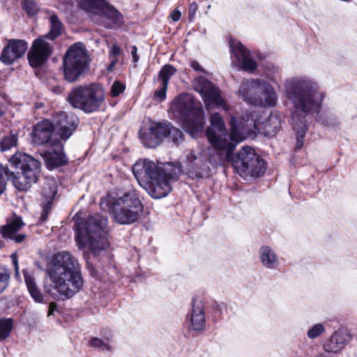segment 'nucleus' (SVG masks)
<instances>
[{
    "label": "nucleus",
    "instance_id": "f257e3e1",
    "mask_svg": "<svg viewBox=\"0 0 357 357\" xmlns=\"http://www.w3.org/2000/svg\"><path fill=\"white\" fill-rule=\"evenodd\" d=\"M287 100L294 109L292 114L293 130L296 135L295 149H301L307 126L304 117L307 114H319L326 93L319 84L307 77H294L284 83Z\"/></svg>",
    "mask_w": 357,
    "mask_h": 357
},
{
    "label": "nucleus",
    "instance_id": "f03ea898",
    "mask_svg": "<svg viewBox=\"0 0 357 357\" xmlns=\"http://www.w3.org/2000/svg\"><path fill=\"white\" fill-rule=\"evenodd\" d=\"M46 273L51 283L45 284L44 289L54 298H70L83 287L79 264L69 252L54 254L47 265Z\"/></svg>",
    "mask_w": 357,
    "mask_h": 357
},
{
    "label": "nucleus",
    "instance_id": "7ed1b4c3",
    "mask_svg": "<svg viewBox=\"0 0 357 357\" xmlns=\"http://www.w3.org/2000/svg\"><path fill=\"white\" fill-rule=\"evenodd\" d=\"M132 172L136 179L147 177L151 185L149 193L154 199L166 197L172 191V181H176L183 174V169L180 162H159L148 158H139L132 166Z\"/></svg>",
    "mask_w": 357,
    "mask_h": 357
},
{
    "label": "nucleus",
    "instance_id": "20e7f679",
    "mask_svg": "<svg viewBox=\"0 0 357 357\" xmlns=\"http://www.w3.org/2000/svg\"><path fill=\"white\" fill-rule=\"evenodd\" d=\"M107 220V217L94 213L89 215L84 221L77 222L75 240L78 248L83 250L88 245L94 256L105 250L109 245L105 232Z\"/></svg>",
    "mask_w": 357,
    "mask_h": 357
},
{
    "label": "nucleus",
    "instance_id": "39448f33",
    "mask_svg": "<svg viewBox=\"0 0 357 357\" xmlns=\"http://www.w3.org/2000/svg\"><path fill=\"white\" fill-rule=\"evenodd\" d=\"M171 110L181 119L183 129L192 137L202 132L204 112L201 103L191 95L183 93L176 97L171 104Z\"/></svg>",
    "mask_w": 357,
    "mask_h": 357
},
{
    "label": "nucleus",
    "instance_id": "423d86ee",
    "mask_svg": "<svg viewBox=\"0 0 357 357\" xmlns=\"http://www.w3.org/2000/svg\"><path fill=\"white\" fill-rule=\"evenodd\" d=\"M107 206L113 220L121 225L135 223L141 218L144 211V204L137 190L110 198Z\"/></svg>",
    "mask_w": 357,
    "mask_h": 357
},
{
    "label": "nucleus",
    "instance_id": "0eeeda50",
    "mask_svg": "<svg viewBox=\"0 0 357 357\" xmlns=\"http://www.w3.org/2000/svg\"><path fill=\"white\" fill-rule=\"evenodd\" d=\"M90 58L81 43L71 45L63 58V75L68 82H74L89 68Z\"/></svg>",
    "mask_w": 357,
    "mask_h": 357
},
{
    "label": "nucleus",
    "instance_id": "6e6552de",
    "mask_svg": "<svg viewBox=\"0 0 357 357\" xmlns=\"http://www.w3.org/2000/svg\"><path fill=\"white\" fill-rule=\"evenodd\" d=\"M104 100L103 90L94 84L77 86L70 91L68 97L69 103L73 107L85 113L97 111Z\"/></svg>",
    "mask_w": 357,
    "mask_h": 357
},
{
    "label": "nucleus",
    "instance_id": "1a4fd4ad",
    "mask_svg": "<svg viewBox=\"0 0 357 357\" xmlns=\"http://www.w3.org/2000/svg\"><path fill=\"white\" fill-rule=\"evenodd\" d=\"M8 162L11 168H20L22 172L21 176H17L13 172V183L17 190H26L39 179L41 164L36 158H9Z\"/></svg>",
    "mask_w": 357,
    "mask_h": 357
},
{
    "label": "nucleus",
    "instance_id": "9d476101",
    "mask_svg": "<svg viewBox=\"0 0 357 357\" xmlns=\"http://www.w3.org/2000/svg\"><path fill=\"white\" fill-rule=\"evenodd\" d=\"M210 126L207 128L206 135L211 145L222 151L220 154L225 156H232L235 144L229 142L227 139V130L221 115L218 113L212 114L210 119Z\"/></svg>",
    "mask_w": 357,
    "mask_h": 357
},
{
    "label": "nucleus",
    "instance_id": "9b49d317",
    "mask_svg": "<svg viewBox=\"0 0 357 357\" xmlns=\"http://www.w3.org/2000/svg\"><path fill=\"white\" fill-rule=\"evenodd\" d=\"M234 170L245 179L256 178L264 175L267 163L263 158H225Z\"/></svg>",
    "mask_w": 357,
    "mask_h": 357
},
{
    "label": "nucleus",
    "instance_id": "f8f14e48",
    "mask_svg": "<svg viewBox=\"0 0 357 357\" xmlns=\"http://www.w3.org/2000/svg\"><path fill=\"white\" fill-rule=\"evenodd\" d=\"M230 141L236 144L245 139H254L258 133V126L252 113H246L238 120L231 116L230 120Z\"/></svg>",
    "mask_w": 357,
    "mask_h": 357
},
{
    "label": "nucleus",
    "instance_id": "ddd939ff",
    "mask_svg": "<svg viewBox=\"0 0 357 357\" xmlns=\"http://www.w3.org/2000/svg\"><path fill=\"white\" fill-rule=\"evenodd\" d=\"M194 89L202 96L207 109L221 107L228 109V106L220 94V91L204 77H198L193 82Z\"/></svg>",
    "mask_w": 357,
    "mask_h": 357
},
{
    "label": "nucleus",
    "instance_id": "4468645a",
    "mask_svg": "<svg viewBox=\"0 0 357 357\" xmlns=\"http://www.w3.org/2000/svg\"><path fill=\"white\" fill-rule=\"evenodd\" d=\"M225 162V158H187L186 173L190 178L209 177L214 169Z\"/></svg>",
    "mask_w": 357,
    "mask_h": 357
},
{
    "label": "nucleus",
    "instance_id": "2eb2a0df",
    "mask_svg": "<svg viewBox=\"0 0 357 357\" xmlns=\"http://www.w3.org/2000/svg\"><path fill=\"white\" fill-rule=\"evenodd\" d=\"M169 123H159L151 122L144 125L139 130V138L146 148H155L168 137Z\"/></svg>",
    "mask_w": 357,
    "mask_h": 357
},
{
    "label": "nucleus",
    "instance_id": "dca6fc26",
    "mask_svg": "<svg viewBox=\"0 0 357 357\" xmlns=\"http://www.w3.org/2000/svg\"><path fill=\"white\" fill-rule=\"evenodd\" d=\"M45 37H39L34 40L27 54L30 66L38 68L43 65L52 54V43L47 41Z\"/></svg>",
    "mask_w": 357,
    "mask_h": 357
},
{
    "label": "nucleus",
    "instance_id": "f3484780",
    "mask_svg": "<svg viewBox=\"0 0 357 357\" xmlns=\"http://www.w3.org/2000/svg\"><path fill=\"white\" fill-rule=\"evenodd\" d=\"M54 130L64 141L68 139L79 125V118L73 113L61 112L54 116Z\"/></svg>",
    "mask_w": 357,
    "mask_h": 357
},
{
    "label": "nucleus",
    "instance_id": "a211bd4d",
    "mask_svg": "<svg viewBox=\"0 0 357 357\" xmlns=\"http://www.w3.org/2000/svg\"><path fill=\"white\" fill-rule=\"evenodd\" d=\"M93 21L107 29H116L122 26L124 20L122 14L107 1Z\"/></svg>",
    "mask_w": 357,
    "mask_h": 357
},
{
    "label": "nucleus",
    "instance_id": "6ab92c4d",
    "mask_svg": "<svg viewBox=\"0 0 357 357\" xmlns=\"http://www.w3.org/2000/svg\"><path fill=\"white\" fill-rule=\"evenodd\" d=\"M229 44L232 62L242 67L245 71H254L257 68V63L250 57V52L239 41L231 40Z\"/></svg>",
    "mask_w": 357,
    "mask_h": 357
},
{
    "label": "nucleus",
    "instance_id": "aec40b11",
    "mask_svg": "<svg viewBox=\"0 0 357 357\" xmlns=\"http://www.w3.org/2000/svg\"><path fill=\"white\" fill-rule=\"evenodd\" d=\"M264 81L260 79H250L243 82L238 89V96L245 102L256 105L260 103L258 99Z\"/></svg>",
    "mask_w": 357,
    "mask_h": 357
},
{
    "label": "nucleus",
    "instance_id": "412c9836",
    "mask_svg": "<svg viewBox=\"0 0 357 357\" xmlns=\"http://www.w3.org/2000/svg\"><path fill=\"white\" fill-rule=\"evenodd\" d=\"M28 48L27 43L24 40L11 39L3 48L0 59L6 65L12 64L22 56Z\"/></svg>",
    "mask_w": 357,
    "mask_h": 357
},
{
    "label": "nucleus",
    "instance_id": "4be33fe9",
    "mask_svg": "<svg viewBox=\"0 0 357 357\" xmlns=\"http://www.w3.org/2000/svg\"><path fill=\"white\" fill-rule=\"evenodd\" d=\"M24 225L22 218L15 215L6 225L1 227L0 232L4 238H10L17 243H20L24 241L26 235L17 233Z\"/></svg>",
    "mask_w": 357,
    "mask_h": 357
},
{
    "label": "nucleus",
    "instance_id": "5701e85b",
    "mask_svg": "<svg viewBox=\"0 0 357 357\" xmlns=\"http://www.w3.org/2000/svg\"><path fill=\"white\" fill-rule=\"evenodd\" d=\"M54 130V126L50 121L45 119L38 122L33 128L31 142L37 145L46 144L50 140Z\"/></svg>",
    "mask_w": 357,
    "mask_h": 357
},
{
    "label": "nucleus",
    "instance_id": "b1692460",
    "mask_svg": "<svg viewBox=\"0 0 357 357\" xmlns=\"http://www.w3.org/2000/svg\"><path fill=\"white\" fill-rule=\"evenodd\" d=\"M351 340L347 332L335 331L324 344V349L327 353L337 354Z\"/></svg>",
    "mask_w": 357,
    "mask_h": 357
},
{
    "label": "nucleus",
    "instance_id": "393cba45",
    "mask_svg": "<svg viewBox=\"0 0 357 357\" xmlns=\"http://www.w3.org/2000/svg\"><path fill=\"white\" fill-rule=\"evenodd\" d=\"M205 323L206 319L203 303L201 301L194 299L190 314L191 328L195 331H201L204 328Z\"/></svg>",
    "mask_w": 357,
    "mask_h": 357
},
{
    "label": "nucleus",
    "instance_id": "a878e982",
    "mask_svg": "<svg viewBox=\"0 0 357 357\" xmlns=\"http://www.w3.org/2000/svg\"><path fill=\"white\" fill-rule=\"evenodd\" d=\"M258 99L260 100V102H261L256 103L255 106L273 107L276 105L278 100L277 95L274 89L264 81L261 86Z\"/></svg>",
    "mask_w": 357,
    "mask_h": 357
},
{
    "label": "nucleus",
    "instance_id": "bb28decb",
    "mask_svg": "<svg viewBox=\"0 0 357 357\" xmlns=\"http://www.w3.org/2000/svg\"><path fill=\"white\" fill-rule=\"evenodd\" d=\"M280 121L276 116L270 115L262 123L258 126V133L266 137H273L280 128Z\"/></svg>",
    "mask_w": 357,
    "mask_h": 357
},
{
    "label": "nucleus",
    "instance_id": "cd10ccee",
    "mask_svg": "<svg viewBox=\"0 0 357 357\" xmlns=\"http://www.w3.org/2000/svg\"><path fill=\"white\" fill-rule=\"evenodd\" d=\"M76 1L77 6L87 13L92 20L98 15V12L107 2L105 0H76Z\"/></svg>",
    "mask_w": 357,
    "mask_h": 357
},
{
    "label": "nucleus",
    "instance_id": "c85d7f7f",
    "mask_svg": "<svg viewBox=\"0 0 357 357\" xmlns=\"http://www.w3.org/2000/svg\"><path fill=\"white\" fill-rule=\"evenodd\" d=\"M259 259L264 266L275 269L279 265L278 257L273 249L268 246H262L259 250Z\"/></svg>",
    "mask_w": 357,
    "mask_h": 357
},
{
    "label": "nucleus",
    "instance_id": "c756f323",
    "mask_svg": "<svg viewBox=\"0 0 357 357\" xmlns=\"http://www.w3.org/2000/svg\"><path fill=\"white\" fill-rule=\"evenodd\" d=\"M50 14L49 21L50 23V31L43 36L46 39H50L53 41L55 38H58L63 32L64 27L63 23L59 19L58 16L50 11H47Z\"/></svg>",
    "mask_w": 357,
    "mask_h": 357
},
{
    "label": "nucleus",
    "instance_id": "7c9ffc66",
    "mask_svg": "<svg viewBox=\"0 0 357 357\" xmlns=\"http://www.w3.org/2000/svg\"><path fill=\"white\" fill-rule=\"evenodd\" d=\"M24 281L29 292L30 296L36 303H43L44 296L38 285L36 284L35 278L28 272H23Z\"/></svg>",
    "mask_w": 357,
    "mask_h": 357
},
{
    "label": "nucleus",
    "instance_id": "2f4dec72",
    "mask_svg": "<svg viewBox=\"0 0 357 357\" xmlns=\"http://www.w3.org/2000/svg\"><path fill=\"white\" fill-rule=\"evenodd\" d=\"M112 342V335L110 333H108L102 338L92 337L89 341V344L90 347L100 351L111 352L113 350Z\"/></svg>",
    "mask_w": 357,
    "mask_h": 357
},
{
    "label": "nucleus",
    "instance_id": "473e14b6",
    "mask_svg": "<svg viewBox=\"0 0 357 357\" xmlns=\"http://www.w3.org/2000/svg\"><path fill=\"white\" fill-rule=\"evenodd\" d=\"M58 185L53 177L46 178L42 190L43 200L53 202L57 194Z\"/></svg>",
    "mask_w": 357,
    "mask_h": 357
},
{
    "label": "nucleus",
    "instance_id": "72a5a7b5",
    "mask_svg": "<svg viewBox=\"0 0 357 357\" xmlns=\"http://www.w3.org/2000/svg\"><path fill=\"white\" fill-rule=\"evenodd\" d=\"M43 156H66L63 144L58 140L52 142L47 146Z\"/></svg>",
    "mask_w": 357,
    "mask_h": 357
},
{
    "label": "nucleus",
    "instance_id": "f704fd0d",
    "mask_svg": "<svg viewBox=\"0 0 357 357\" xmlns=\"http://www.w3.org/2000/svg\"><path fill=\"white\" fill-rule=\"evenodd\" d=\"M13 328V320L11 318H0V341L8 338Z\"/></svg>",
    "mask_w": 357,
    "mask_h": 357
},
{
    "label": "nucleus",
    "instance_id": "c9c22d12",
    "mask_svg": "<svg viewBox=\"0 0 357 357\" xmlns=\"http://www.w3.org/2000/svg\"><path fill=\"white\" fill-rule=\"evenodd\" d=\"M176 68L170 65H165L159 72L158 78L161 84L169 85L170 78L176 73Z\"/></svg>",
    "mask_w": 357,
    "mask_h": 357
},
{
    "label": "nucleus",
    "instance_id": "e433bc0d",
    "mask_svg": "<svg viewBox=\"0 0 357 357\" xmlns=\"http://www.w3.org/2000/svg\"><path fill=\"white\" fill-rule=\"evenodd\" d=\"M4 175L6 176L8 180L13 181V171L10 170L8 166H3L0 164V195L4 192L6 189V180Z\"/></svg>",
    "mask_w": 357,
    "mask_h": 357
},
{
    "label": "nucleus",
    "instance_id": "4c0bfd02",
    "mask_svg": "<svg viewBox=\"0 0 357 357\" xmlns=\"http://www.w3.org/2000/svg\"><path fill=\"white\" fill-rule=\"evenodd\" d=\"M46 167L52 170L68 163V158H45Z\"/></svg>",
    "mask_w": 357,
    "mask_h": 357
},
{
    "label": "nucleus",
    "instance_id": "58836bf2",
    "mask_svg": "<svg viewBox=\"0 0 357 357\" xmlns=\"http://www.w3.org/2000/svg\"><path fill=\"white\" fill-rule=\"evenodd\" d=\"M10 278V271L6 266L0 265V294L7 288Z\"/></svg>",
    "mask_w": 357,
    "mask_h": 357
},
{
    "label": "nucleus",
    "instance_id": "ea45409f",
    "mask_svg": "<svg viewBox=\"0 0 357 357\" xmlns=\"http://www.w3.org/2000/svg\"><path fill=\"white\" fill-rule=\"evenodd\" d=\"M16 136L12 135L5 137L0 142V149L1 152H4L15 146L17 144Z\"/></svg>",
    "mask_w": 357,
    "mask_h": 357
},
{
    "label": "nucleus",
    "instance_id": "a19ab883",
    "mask_svg": "<svg viewBox=\"0 0 357 357\" xmlns=\"http://www.w3.org/2000/svg\"><path fill=\"white\" fill-rule=\"evenodd\" d=\"M22 5L29 15H34L39 10V7L34 0H23Z\"/></svg>",
    "mask_w": 357,
    "mask_h": 357
},
{
    "label": "nucleus",
    "instance_id": "79ce46f5",
    "mask_svg": "<svg viewBox=\"0 0 357 357\" xmlns=\"http://www.w3.org/2000/svg\"><path fill=\"white\" fill-rule=\"evenodd\" d=\"M168 137L172 139L174 143L178 144L183 140V135L179 129L170 124L169 127Z\"/></svg>",
    "mask_w": 357,
    "mask_h": 357
},
{
    "label": "nucleus",
    "instance_id": "37998d69",
    "mask_svg": "<svg viewBox=\"0 0 357 357\" xmlns=\"http://www.w3.org/2000/svg\"><path fill=\"white\" fill-rule=\"evenodd\" d=\"M324 330L325 328L323 324H317L307 331V335L310 339L313 340L321 335Z\"/></svg>",
    "mask_w": 357,
    "mask_h": 357
},
{
    "label": "nucleus",
    "instance_id": "c03bdc74",
    "mask_svg": "<svg viewBox=\"0 0 357 357\" xmlns=\"http://www.w3.org/2000/svg\"><path fill=\"white\" fill-rule=\"evenodd\" d=\"M52 202L43 200V210L39 218V223L42 224L47 221L48 216L52 211Z\"/></svg>",
    "mask_w": 357,
    "mask_h": 357
},
{
    "label": "nucleus",
    "instance_id": "a18cd8bd",
    "mask_svg": "<svg viewBox=\"0 0 357 357\" xmlns=\"http://www.w3.org/2000/svg\"><path fill=\"white\" fill-rule=\"evenodd\" d=\"M126 89L125 84L119 81H115L111 86L110 95L112 97H117Z\"/></svg>",
    "mask_w": 357,
    "mask_h": 357
},
{
    "label": "nucleus",
    "instance_id": "49530a36",
    "mask_svg": "<svg viewBox=\"0 0 357 357\" xmlns=\"http://www.w3.org/2000/svg\"><path fill=\"white\" fill-rule=\"evenodd\" d=\"M167 87V85L160 83V89L156 90L154 93L155 96L160 98V100H165L166 98Z\"/></svg>",
    "mask_w": 357,
    "mask_h": 357
},
{
    "label": "nucleus",
    "instance_id": "de8ad7c7",
    "mask_svg": "<svg viewBox=\"0 0 357 357\" xmlns=\"http://www.w3.org/2000/svg\"><path fill=\"white\" fill-rule=\"evenodd\" d=\"M255 150L250 146H243L236 156H256Z\"/></svg>",
    "mask_w": 357,
    "mask_h": 357
},
{
    "label": "nucleus",
    "instance_id": "09e8293b",
    "mask_svg": "<svg viewBox=\"0 0 357 357\" xmlns=\"http://www.w3.org/2000/svg\"><path fill=\"white\" fill-rule=\"evenodd\" d=\"M86 268L89 272L90 275L94 278H99L98 271L95 268V266L92 264V263L90 262L89 258H86Z\"/></svg>",
    "mask_w": 357,
    "mask_h": 357
},
{
    "label": "nucleus",
    "instance_id": "8fccbe9b",
    "mask_svg": "<svg viewBox=\"0 0 357 357\" xmlns=\"http://www.w3.org/2000/svg\"><path fill=\"white\" fill-rule=\"evenodd\" d=\"M190 66L195 71L206 73V70L201 66V65L197 61H192L190 63Z\"/></svg>",
    "mask_w": 357,
    "mask_h": 357
},
{
    "label": "nucleus",
    "instance_id": "3c124183",
    "mask_svg": "<svg viewBox=\"0 0 357 357\" xmlns=\"http://www.w3.org/2000/svg\"><path fill=\"white\" fill-rule=\"evenodd\" d=\"M120 47L117 45H114L111 48L110 55L114 58H116L120 54Z\"/></svg>",
    "mask_w": 357,
    "mask_h": 357
},
{
    "label": "nucleus",
    "instance_id": "603ef678",
    "mask_svg": "<svg viewBox=\"0 0 357 357\" xmlns=\"http://www.w3.org/2000/svg\"><path fill=\"white\" fill-rule=\"evenodd\" d=\"M137 48L135 45L132 46L131 47V54L132 56V60L135 63L138 62L139 61V56L137 54Z\"/></svg>",
    "mask_w": 357,
    "mask_h": 357
},
{
    "label": "nucleus",
    "instance_id": "864d4df0",
    "mask_svg": "<svg viewBox=\"0 0 357 357\" xmlns=\"http://www.w3.org/2000/svg\"><path fill=\"white\" fill-rule=\"evenodd\" d=\"M197 8H198V6L196 3L194 2V3H190V8H189V14L190 16H193L195 14L197 10Z\"/></svg>",
    "mask_w": 357,
    "mask_h": 357
},
{
    "label": "nucleus",
    "instance_id": "5fc2aeb1",
    "mask_svg": "<svg viewBox=\"0 0 357 357\" xmlns=\"http://www.w3.org/2000/svg\"><path fill=\"white\" fill-rule=\"evenodd\" d=\"M171 16H172V18L173 21L177 22L181 18V12L178 10H174L172 12Z\"/></svg>",
    "mask_w": 357,
    "mask_h": 357
},
{
    "label": "nucleus",
    "instance_id": "6e6d98bb",
    "mask_svg": "<svg viewBox=\"0 0 357 357\" xmlns=\"http://www.w3.org/2000/svg\"><path fill=\"white\" fill-rule=\"evenodd\" d=\"M11 257H12V259H13V264L14 267H15V273H17L18 271H19V265H18V261H17V256H16L15 254H13Z\"/></svg>",
    "mask_w": 357,
    "mask_h": 357
},
{
    "label": "nucleus",
    "instance_id": "4d7b16f0",
    "mask_svg": "<svg viewBox=\"0 0 357 357\" xmlns=\"http://www.w3.org/2000/svg\"><path fill=\"white\" fill-rule=\"evenodd\" d=\"M56 307V304L55 303H51L50 304L49 311H48V314H47L48 317L52 315V314H53L54 311Z\"/></svg>",
    "mask_w": 357,
    "mask_h": 357
},
{
    "label": "nucleus",
    "instance_id": "13d9d810",
    "mask_svg": "<svg viewBox=\"0 0 357 357\" xmlns=\"http://www.w3.org/2000/svg\"><path fill=\"white\" fill-rule=\"evenodd\" d=\"M116 58H114V59L111 61L109 66H108V70H111L112 69V68L114 66V65L116 64Z\"/></svg>",
    "mask_w": 357,
    "mask_h": 357
},
{
    "label": "nucleus",
    "instance_id": "bf43d9fd",
    "mask_svg": "<svg viewBox=\"0 0 357 357\" xmlns=\"http://www.w3.org/2000/svg\"><path fill=\"white\" fill-rule=\"evenodd\" d=\"M20 156H25V157H27V156H31L30 155L27 154V153H24L22 155V153H20Z\"/></svg>",
    "mask_w": 357,
    "mask_h": 357
},
{
    "label": "nucleus",
    "instance_id": "052dcab7",
    "mask_svg": "<svg viewBox=\"0 0 357 357\" xmlns=\"http://www.w3.org/2000/svg\"><path fill=\"white\" fill-rule=\"evenodd\" d=\"M12 156H13V157L17 156V152L15 153L14 154L12 155Z\"/></svg>",
    "mask_w": 357,
    "mask_h": 357
}]
</instances>
